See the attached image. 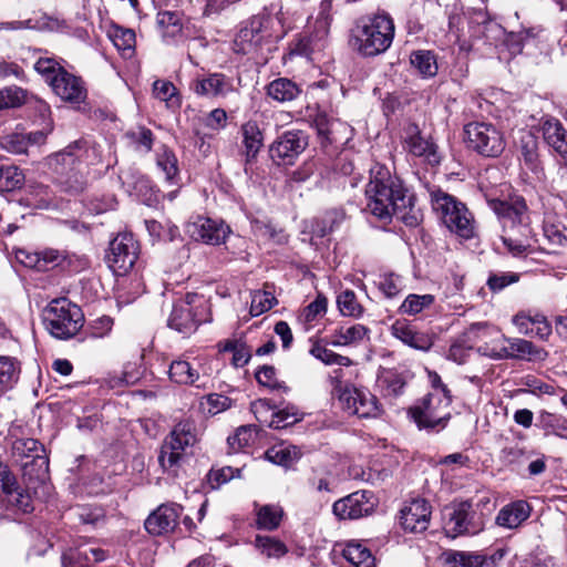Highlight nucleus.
<instances>
[{"label": "nucleus", "mask_w": 567, "mask_h": 567, "mask_svg": "<svg viewBox=\"0 0 567 567\" xmlns=\"http://www.w3.org/2000/svg\"><path fill=\"white\" fill-rule=\"evenodd\" d=\"M365 209L381 220L396 216L408 226L419 223L414 209V195L405 187L403 182L392 176L383 166L371 169V178L365 187Z\"/></svg>", "instance_id": "obj_1"}, {"label": "nucleus", "mask_w": 567, "mask_h": 567, "mask_svg": "<svg viewBox=\"0 0 567 567\" xmlns=\"http://www.w3.org/2000/svg\"><path fill=\"white\" fill-rule=\"evenodd\" d=\"M489 207L503 224V244L513 256L525 254L530 247L529 216L526 202L520 196L512 197L508 202L492 199Z\"/></svg>", "instance_id": "obj_2"}, {"label": "nucleus", "mask_w": 567, "mask_h": 567, "mask_svg": "<svg viewBox=\"0 0 567 567\" xmlns=\"http://www.w3.org/2000/svg\"><path fill=\"white\" fill-rule=\"evenodd\" d=\"M395 33L392 17L377 12L361 18L351 31L350 45L364 58H373L388 51Z\"/></svg>", "instance_id": "obj_3"}, {"label": "nucleus", "mask_w": 567, "mask_h": 567, "mask_svg": "<svg viewBox=\"0 0 567 567\" xmlns=\"http://www.w3.org/2000/svg\"><path fill=\"white\" fill-rule=\"evenodd\" d=\"M197 442L196 424L193 420L179 421L163 441L158 463L164 472L177 476L178 470L186 457V451Z\"/></svg>", "instance_id": "obj_4"}, {"label": "nucleus", "mask_w": 567, "mask_h": 567, "mask_svg": "<svg viewBox=\"0 0 567 567\" xmlns=\"http://www.w3.org/2000/svg\"><path fill=\"white\" fill-rule=\"evenodd\" d=\"M43 322L49 333L60 340L74 338L84 324L79 306L66 298L52 300L43 311Z\"/></svg>", "instance_id": "obj_5"}, {"label": "nucleus", "mask_w": 567, "mask_h": 567, "mask_svg": "<svg viewBox=\"0 0 567 567\" xmlns=\"http://www.w3.org/2000/svg\"><path fill=\"white\" fill-rule=\"evenodd\" d=\"M11 454L22 470L29 484L43 483L49 476V457L42 443L35 439H17L11 446Z\"/></svg>", "instance_id": "obj_6"}, {"label": "nucleus", "mask_w": 567, "mask_h": 567, "mask_svg": "<svg viewBox=\"0 0 567 567\" xmlns=\"http://www.w3.org/2000/svg\"><path fill=\"white\" fill-rule=\"evenodd\" d=\"M431 203L433 209L451 231L463 238H471L474 235L472 214L454 196L442 189H433L431 190Z\"/></svg>", "instance_id": "obj_7"}, {"label": "nucleus", "mask_w": 567, "mask_h": 567, "mask_svg": "<svg viewBox=\"0 0 567 567\" xmlns=\"http://www.w3.org/2000/svg\"><path fill=\"white\" fill-rule=\"evenodd\" d=\"M452 396L431 392L409 409L411 419L419 429L441 431L451 419Z\"/></svg>", "instance_id": "obj_8"}, {"label": "nucleus", "mask_w": 567, "mask_h": 567, "mask_svg": "<svg viewBox=\"0 0 567 567\" xmlns=\"http://www.w3.org/2000/svg\"><path fill=\"white\" fill-rule=\"evenodd\" d=\"M478 352L493 360H527L543 361L548 353L545 349L536 347L533 342L520 338H507L501 334L493 344L484 343Z\"/></svg>", "instance_id": "obj_9"}, {"label": "nucleus", "mask_w": 567, "mask_h": 567, "mask_svg": "<svg viewBox=\"0 0 567 567\" xmlns=\"http://www.w3.org/2000/svg\"><path fill=\"white\" fill-rule=\"evenodd\" d=\"M334 390L339 405L347 414L360 419H377L382 415V405L368 389L340 383Z\"/></svg>", "instance_id": "obj_10"}, {"label": "nucleus", "mask_w": 567, "mask_h": 567, "mask_svg": "<svg viewBox=\"0 0 567 567\" xmlns=\"http://www.w3.org/2000/svg\"><path fill=\"white\" fill-rule=\"evenodd\" d=\"M468 148L486 157H497L505 150L502 133L489 123L473 122L464 127Z\"/></svg>", "instance_id": "obj_11"}, {"label": "nucleus", "mask_w": 567, "mask_h": 567, "mask_svg": "<svg viewBox=\"0 0 567 567\" xmlns=\"http://www.w3.org/2000/svg\"><path fill=\"white\" fill-rule=\"evenodd\" d=\"M272 24L274 20L269 16L257 14L251 17L236 35L235 47L237 51L248 54L268 42L272 37Z\"/></svg>", "instance_id": "obj_12"}, {"label": "nucleus", "mask_w": 567, "mask_h": 567, "mask_svg": "<svg viewBox=\"0 0 567 567\" xmlns=\"http://www.w3.org/2000/svg\"><path fill=\"white\" fill-rule=\"evenodd\" d=\"M138 251V243L132 234H120L110 243L105 260L114 274L125 275L135 265Z\"/></svg>", "instance_id": "obj_13"}, {"label": "nucleus", "mask_w": 567, "mask_h": 567, "mask_svg": "<svg viewBox=\"0 0 567 567\" xmlns=\"http://www.w3.org/2000/svg\"><path fill=\"white\" fill-rule=\"evenodd\" d=\"M307 146L308 138L302 131H286L271 143L269 155L277 165H293Z\"/></svg>", "instance_id": "obj_14"}, {"label": "nucleus", "mask_w": 567, "mask_h": 567, "mask_svg": "<svg viewBox=\"0 0 567 567\" xmlns=\"http://www.w3.org/2000/svg\"><path fill=\"white\" fill-rule=\"evenodd\" d=\"M251 412L260 423L272 429H285L298 422L300 413L295 405L278 409V404L269 399H259L251 403Z\"/></svg>", "instance_id": "obj_15"}, {"label": "nucleus", "mask_w": 567, "mask_h": 567, "mask_svg": "<svg viewBox=\"0 0 567 567\" xmlns=\"http://www.w3.org/2000/svg\"><path fill=\"white\" fill-rule=\"evenodd\" d=\"M205 310L206 307L204 305L193 307L189 296H187L186 300H181L173 305L167 324L171 329L182 334H192L202 322L206 321L203 317Z\"/></svg>", "instance_id": "obj_16"}, {"label": "nucleus", "mask_w": 567, "mask_h": 567, "mask_svg": "<svg viewBox=\"0 0 567 567\" xmlns=\"http://www.w3.org/2000/svg\"><path fill=\"white\" fill-rule=\"evenodd\" d=\"M183 506L177 503L159 505L145 519V529L154 536H162L175 530L178 526Z\"/></svg>", "instance_id": "obj_17"}, {"label": "nucleus", "mask_w": 567, "mask_h": 567, "mask_svg": "<svg viewBox=\"0 0 567 567\" xmlns=\"http://www.w3.org/2000/svg\"><path fill=\"white\" fill-rule=\"evenodd\" d=\"M373 496L368 491H357L333 504V513L341 519H357L372 513Z\"/></svg>", "instance_id": "obj_18"}, {"label": "nucleus", "mask_w": 567, "mask_h": 567, "mask_svg": "<svg viewBox=\"0 0 567 567\" xmlns=\"http://www.w3.org/2000/svg\"><path fill=\"white\" fill-rule=\"evenodd\" d=\"M50 86L56 96L71 104L83 103L87 97V90L82 78L66 70L54 76Z\"/></svg>", "instance_id": "obj_19"}, {"label": "nucleus", "mask_w": 567, "mask_h": 567, "mask_svg": "<svg viewBox=\"0 0 567 567\" xmlns=\"http://www.w3.org/2000/svg\"><path fill=\"white\" fill-rule=\"evenodd\" d=\"M190 90L203 97H225L234 92L231 79L223 73H209L207 76L196 78L190 83Z\"/></svg>", "instance_id": "obj_20"}, {"label": "nucleus", "mask_w": 567, "mask_h": 567, "mask_svg": "<svg viewBox=\"0 0 567 567\" xmlns=\"http://www.w3.org/2000/svg\"><path fill=\"white\" fill-rule=\"evenodd\" d=\"M431 518V505L422 498L413 499L401 509V525L404 530L422 533L427 529Z\"/></svg>", "instance_id": "obj_21"}, {"label": "nucleus", "mask_w": 567, "mask_h": 567, "mask_svg": "<svg viewBox=\"0 0 567 567\" xmlns=\"http://www.w3.org/2000/svg\"><path fill=\"white\" fill-rule=\"evenodd\" d=\"M405 144L411 154L422 157L430 165L436 166L441 163L442 156L437 151V145L432 140L423 137L416 125L409 128Z\"/></svg>", "instance_id": "obj_22"}, {"label": "nucleus", "mask_w": 567, "mask_h": 567, "mask_svg": "<svg viewBox=\"0 0 567 567\" xmlns=\"http://www.w3.org/2000/svg\"><path fill=\"white\" fill-rule=\"evenodd\" d=\"M446 523V532L451 537L463 534H475L476 528L472 527V518L474 513L470 502H461L452 507Z\"/></svg>", "instance_id": "obj_23"}, {"label": "nucleus", "mask_w": 567, "mask_h": 567, "mask_svg": "<svg viewBox=\"0 0 567 567\" xmlns=\"http://www.w3.org/2000/svg\"><path fill=\"white\" fill-rule=\"evenodd\" d=\"M391 331L393 337L416 350L427 351L433 346V340L429 334L415 331L413 327L404 320H396L392 324Z\"/></svg>", "instance_id": "obj_24"}, {"label": "nucleus", "mask_w": 567, "mask_h": 567, "mask_svg": "<svg viewBox=\"0 0 567 567\" xmlns=\"http://www.w3.org/2000/svg\"><path fill=\"white\" fill-rule=\"evenodd\" d=\"M189 231L194 239L202 240L208 245H219L226 237V230L223 225L205 217H198L192 224Z\"/></svg>", "instance_id": "obj_25"}, {"label": "nucleus", "mask_w": 567, "mask_h": 567, "mask_svg": "<svg viewBox=\"0 0 567 567\" xmlns=\"http://www.w3.org/2000/svg\"><path fill=\"white\" fill-rule=\"evenodd\" d=\"M70 517L75 527L85 526L94 529L106 522V512L100 505L82 504L70 509Z\"/></svg>", "instance_id": "obj_26"}, {"label": "nucleus", "mask_w": 567, "mask_h": 567, "mask_svg": "<svg viewBox=\"0 0 567 567\" xmlns=\"http://www.w3.org/2000/svg\"><path fill=\"white\" fill-rule=\"evenodd\" d=\"M84 142L79 140L69 144L64 150L49 156V166L58 174L63 175L69 169H73L75 163L82 156Z\"/></svg>", "instance_id": "obj_27"}, {"label": "nucleus", "mask_w": 567, "mask_h": 567, "mask_svg": "<svg viewBox=\"0 0 567 567\" xmlns=\"http://www.w3.org/2000/svg\"><path fill=\"white\" fill-rule=\"evenodd\" d=\"M532 507L526 501H516L502 507L495 522L501 527L514 529L528 519Z\"/></svg>", "instance_id": "obj_28"}, {"label": "nucleus", "mask_w": 567, "mask_h": 567, "mask_svg": "<svg viewBox=\"0 0 567 567\" xmlns=\"http://www.w3.org/2000/svg\"><path fill=\"white\" fill-rule=\"evenodd\" d=\"M346 218V213L340 208L327 210L321 217L311 223L312 237L323 238L337 229Z\"/></svg>", "instance_id": "obj_29"}, {"label": "nucleus", "mask_w": 567, "mask_h": 567, "mask_svg": "<svg viewBox=\"0 0 567 567\" xmlns=\"http://www.w3.org/2000/svg\"><path fill=\"white\" fill-rule=\"evenodd\" d=\"M369 332V328L360 323L349 327L342 326L334 330L330 343L334 347L358 344L368 338Z\"/></svg>", "instance_id": "obj_30"}, {"label": "nucleus", "mask_w": 567, "mask_h": 567, "mask_svg": "<svg viewBox=\"0 0 567 567\" xmlns=\"http://www.w3.org/2000/svg\"><path fill=\"white\" fill-rule=\"evenodd\" d=\"M313 126L318 135L328 143L337 142V133L340 130H348V125L337 118L329 116L326 112L319 111L313 117Z\"/></svg>", "instance_id": "obj_31"}, {"label": "nucleus", "mask_w": 567, "mask_h": 567, "mask_svg": "<svg viewBox=\"0 0 567 567\" xmlns=\"http://www.w3.org/2000/svg\"><path fill=\"white\" fill-rule=\"evenodd\" d=\"M267 95L272 100L285 103L293 101L301 93L300 87L287 78H279L266 86Z\"/></svg>", "instance_id": "obj_32"}, {"label": "nucleus", "mask_w": 567, "mask_h": 567, "mask_svg": "<svg viewBox=\"0 0 567 567\" xmlns=\"http://www.w3.org/2000/svg\"><path fill=\"white\" fill-rule=\"evenodd\" d=\"M243 143L246 151L247 161L256 158L264 145L262 132L255 121H248L241 126Z\"/></svg>", "instance_id": "obj_33"}, {"label": "nucleus", "mask_w": 567, "mask_h": 567, "mask_svg": "<svg viewBox=\"0 0 567 567\" xmlns=\"http://www.w3.org/2000/svg\"><path fill=\"white\" fill-rule=\"evenodd\" d=\"M343 558L350 564L349 567H374V557L370 549L360 543L349 542L342 549Z\"/></svg>", "instance_id": "obj_34"}, {"label": "nucleus", "mask_w": 567, "mask_h": 567, "mask_svg": "<svg viewBox=\"0 0 567 567\" xmlns=\"http://www.w3.org/2000/svg\"><path fill=\"white\" fill-rule=\"evenodd\" d=\"M284 509L279 505H262L256 511V527L262 530H275L280 526Z\"/></svg>", "instance_id": "obj_35"}, {"label": "nucleus", "mask_w": 567, "mask_h": 567, "mask_svg": "<svg viewBox=\"0 0 567 567\" xmlns=\"http://www.w3.org/2000/svg\"><path fill=\"white\" fill-rule=\"evenodd\" d=\"M440 559L445 567H482L481 553L447 549Z\"/></svg>", "instance_id": "obj_36"}, {"label": "nucleus", "mask_w": 567, "mask_h": 567, "mask_svg": "<svg viewBox=\"0 0 567 567\" xmlns=\"http://www.w3.org/2000/svg\"><path fill=\"white\" fill-rule=\"evenodd\" d=\"M410 63L423 78H433L439 70L436 55L430 50L413 51L410 55Z\"/></svg>", "instance_id": "obj_37"}, {"label": "nucleus", "mask_w": 567, "mask_h": 567, "mask_svg": "<svg viewBox=\"0 0 567 567\" xmlns=\"http://www.w3.org/2000/svg\"><path fill=\"white\" fill-rule=\"evenodd\" d=\"M19 373L20 363L16 358L0 355V395L13 388Z\"/></svg>", "instance_id": "obj_38"}, {"label": "nucleus", "mask_w": 567, "mask_h": 567, "mask_svg": "<svg viewBox=\"0 0 567 567\" xmlns=\"http://www.w3.org/2000/svg\"><path fill=\"white\" fill-rule=\"evenodd\" d=\"M168 375L177 384H195L199 379L198 371L188 361L175 360L169 364Z\"/></svg>", "instance_id": "obj_39"}, {"label": "nucleus", "mask_w": 567, "mask_h": 567, "mask_svg": "<svg viewBox=\"0 0 567 567\" xmlns=\"http://www.w3.org/2000/svg\"><path fill=\"white\" fill-rule=\"evenodd\" d=\"M435 298L433 295L410 293L399 307V312L406 316H416L433 306Z\"/></svg>", "instance_id": "obj_40"}, {"label": "nucleus", "mask_w": 567, "mask_h": 567, "mask_svg": "<svg viewBox=\"0 0 567 567\" xmlns=\"http://www.w3.org/2000/svg\"><path fill=\"white\" fill-rule=\"evenodd\" d=\"M110 38L124 56H132L135 48V32L132 29L116 25L110 32Z\"/></svg>", "instance_id": "obj_41"}, {"label": "nucleus", "mask_w": 567, "mask_h": 567, "mask_svg": "<svg viewBox=\"0 0 567 567\" xmlns=\"http://www.w3.org/2000/svg\"><path fill=\"white\" fill-rule=\"evenodd\" d=\"M309 352L313 358L320 360L326 365L349 367L352 364V360L350 358L333 352L322 346L319 341H315L312 343Z\"/></svg>", "instance_id": "obj_42"}, {"label": "nucleus", "mask_w": 567, "mask_h": 567, "mask_svg": "<svg viewBox=\"0 0 567 567\" xmlns=\"http://www.w3.org/2000/svg\"><path fill=\"white\" fill-rule=\"evenodd\" d=\"M24 175L13 165H0V193L13 192L22 186Z\"/></svg>", "instance_id": "obj_43"}, {"label": "nucleus", "mask_w": 567, "mask_h": 567, "mask_svg": "<svg viewBox=\"0 0 567 567\" xmlns=\"http://www.w3.org/2000/svg\"><path fill=\"white\" fill-rule=\"evenodd\" d=\"M255 546L267 558H281L288 553L287 546L278 538L257 535Z\"/></svg>", "instance_id": "obj_44"}, {"label": "nucleus", "mask_w": 567, "mask_h": 567, "mask_svg": "<svg viewBox=\"0 0 567 567\" xmlns=\"http://www.w3.org/2000/svg\"><path fill=\"white\" fill-rule=\"evenodd\" d=\"M156 164L164 173L166 181H175L178 175V161L173 151L163 146L156 155Z\"/></svg>", "instance_id": "obj_45"}, {"label": "nucleus", "mask_w": 567, "mask_h": 567, "mask_svg": "<svg viewBox=\"0 0 567 567\" xmlns=\"http://www.w3.org/2000/svg\"><path fill=\"white\" fill-rule=\"evenodd\" d=\"M519 152L528 166H534L538 154V141L537 137L530 132H523L518 141Z\"/></svg>", "instance_id": "obj_46"}, {"label": "nucleus", "mask_w": 567, "mask_h": 567, "mask_svg": "<svg viewBox=\"0 0 567 567\" xmlns=\"http://www.w3.org/2000/svg\"><path fill=\"white\" fill-rule=\"evenodd\" d=\"M255 441V427L252 425L239 426L235 434L227 439L229 449L233 453L249 446Z\"/></svg>", "instance_id": "obj_47"}, {"label": "nucleus", "mask_w": 567, "mask_h": 567, "mask_svg": "<svg viewBox=\"0 0 567 567\" xmlns=\"http://www.w3.org/2000/svg\"><path fill=\"white\" fill-rule=\"evenodd\" d=\"M255 378L257 382L262 385L267 386L271 390H278L288 392L289 388L284 383L277 380L276 378V369L272 365H262L260 367L256 373Z\"/></svg>", "instance_id": "obj_48"}, {"label": "nucleus", "mask_w": 567, "mask_h": 567, "mask_svg": "<svg viewBox=\"0 0 567 567\" xmlns=\"http://www.w3.org/2000/svg\"><path fill=\"white\" fill-rule=\"evenodd\" d=\"M277 303V299L269 291H255L251 295L250 315L258 317L270 310Z\"/></svg>", "instance_id": "obj_49"}, {"label": "nucleus", "mask_w": 567, "mask_h": 567, "mask_svg": "<svg viewBox=\"0 0 567 567\" xmlns=\"http://www.w3.org/2000/svg\"><path fill=\"white\" fill-rule=\"evenodd\" d=\"M340 312L343 316L359 317L362 313V307L357 301L355 293L352 290L341 292L337 298Z\"/></svg>", "instance_id": "obj_50"}, {"label": "nucleus", "mask_w": 567, "mask_h": 567, "mask_svg": "<svg viewBox=\"0 0 567 567\" xmlns=\"http://www.w3.org/2000/svg\"><path fill=\"white\" fill-rule=\"evenodd\" d=\"M233 405V400L226 395L219 393H210L205 396V401L202 402V406L210 415L219 414Z\"/></svg>", "instance_id": "obj_51"}, {"label": "nucleus", "mask_w": 567, "mask_h": 567, "mask_svg": "<svg viewBox=\"0 0 567 567\" xmlns=\"http://www.w3.org/2000/svg\"><path fill=\"white\" fill-rule=\"evenodd\" d=\"M34 70L51 85L52 79L65 69L54 58H39L34 63Z\"/></svg>", "instance_id": "obj_52"}, {"label": "nucleus", "mask_w": 567, "mask_h": 567, "mask_svg": "<svg viewBox=\"0 0 567 567\" xmlns=\"http://www.w3.org/2000/svg\"><path fill=\"white\" fill-rule=\"evenodd\" d=\"M520 275L517 272H493L488 276L487 287L493 292H499L507 286L519 281Z\"/></svg>", "instance_id": "obj_53"}, {"label": "nucleus", "mask_w": 567, "mask_h": 567, "mask_svg": "<svg viewBox=\"0 0 567 567\" xmlns=\"http://www.w3.org/2000/svg\"><path fill=\"white\" fill-rule=\"evenodd\" d=\"M25 100V91L18 86L0 90V110L20 106Z\"/></svg>", "instance_id": "obj_54"}, {"label": "nucleus", "mask_w": 567, "mask_h": 567, "mask_svg": "<svg viewBox=\"0 0 567 567\" xmlns=\"http://www.w3.org/2000/svg\"><path fill=\"white\" fill-rule=\"evenodd\" d=\"M126 137L145 152H150L153 147L154 135L147 127L140 126L136 130H131L126 133Z\"/></svg>", "instance_id": "obj_55"}, {"label": "nucleus", "mask_w": 567, "mask_h": 567, "mask_svg": "<svg viewBox=\"0 0 567 567\" xmlns=\"http://www.w3.org/2000/svg\"><path fill=\"white\" fill-rule=\"evenodd\" d=\"M544 238L553 247H566L567 246V228L556 224L544 225Z\"/></svg>", "instance_id": "obj_56"}, {"label": "nucleus", "mask_w": 567, "mask_h": 567, "mask_svg": "<svg viewBox=\"0 0 567 567\" xmlns=\"http://www.w3.org/2000/svg\"><path fill=\"white\" fill-rule=\"evenodd\" d=\"M327 298L319 293L317 298L303 309L301 316L307 323H310L327 312Z\"/></svg>", "instance_id": "obj_57"}, {"label": "nucleus", "mask_w": 567, "mask_h": 567, "mask_svg": "<svg viewBox=\"0 0 567 567\" xmlns=\"http://www.w3.org/2000/svg\"><path fill=\"white\" fill-rule=\"evenodd\" d=\"M543 134L547 144L553 146L567 135V131L559 121L548 120L544 123Z\"/></svg>", "instance_id": "obj_58"}, {"label": "nucleus", "mask_w": 567, "mask_h": 567, "mask_svg": "<svg viewBox=\"0 0 567 567\" xmlns=\"http://www.w3.org/2000/svg\"><path fill=\"white\" fill-rule=\"evenodd\" d=\"M543 134L547 144L553 146L567 135V131L559 121L548 120L544 123Z\"/></svg>", "instance_id": "obj_59"}, {"label": "nucleus", "mask_w": 567, "mask_h": 567, "mask_svg": "<svg viewBox=\"0 0 567 567\" xmlns=\"http://www.w3.org/2000/svg\"><path fill=\"white\" fill-rule=\"evenodd\" d=\"M240 470L225 466L219 470H212L208 474V482L213 488L219 487L221 484L229 482L235 476H239Z\"/></svg>", "instance_id": "obj_60"}, {"label": "nucleus", "mask_w": 567, "mask_h": 567, "mask_svg": "<svg viewBox=\"0 0 567 567\" xmlns=\"http://www.w3.org/2000/svg\"><path fill=\"white\" fill-rule=\"evenodd\" d=\"M332 0H321L319 10L316 17V27L322 32L327 33L332 21Z\"/></svg>", "instance_id": "obj_61"}, {"label": "nucleus", "mask_w": 567, "mask_h": 567, "mask_svg": "<svg viewBox=\"0 0 567 567\" xmlns=\"http://www.w3.org/2000/svg\"><path fill=\"white\" fill-rule=\"evenodd\" d=\"M20 27L19 30L23 29H34V30H55L59 27V22L56 19H53L47 14L41 16L39 19H28V20H20Z\"/></svg>", "instance_id": "obj_62"}, {"label": "nucleus", "mask_w": 567, "mask_h": 567, "mask_svg": "<svg viewBox=\"0 0 567 567\" xmlns=\"http://www.w3.org/2000/svg\"><path fill=\"white\" fill-rule=\"evenodd\" d=\"M380 290L386 298H394L401 292V278L398 275H384L379 284Z\"/></svg>", "instance_id": "obj_63"}, {"label": "nucleus", "mask_w": 567, "mask_h": 567, "mask_svg": "<svg viewBox=\"0 0 567 567\" xmlns=\"http://www.w3.org/2000/svg\"><path fill=\"white\" fill-rule=\"evenodd\" d=\"M113 327V319L107 316H103L93 320L89 326V333L92 338H104L106 337Z\"/></svg>", "instance_id": "obj_64"}]
</instances>
